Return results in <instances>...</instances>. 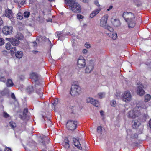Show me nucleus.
Returning <instances> with one entry per match:
<instances>
[{
	"instance_id": "obj_1",
	"label": "nucleus",
	"mask_w": 151,
	"mask_h": 151,
	"mask_svg": "<svg viewBox=\"0 0 151 151\" xmlns=\"http://www.w3.org/2000/svg\"><path fill=\"white\" fill-rule=\"evenodd\" d=\"M122 16L125 21L127 22L129 28H133L135 27L136 23L134 21L135 17L134 14L131 12H124Z\"/></svg>"
},
{
	"instance_id": "obj_2",
	"label": "nucleus",
	"mask_w": 151,
	"mask_h": 151,
	"mask_svg": "<svg viewBox=\"0 0 151 151\" xmlns=\"http://www.w3.org/2000/svg\"><path fill=\"white\" fill-rule=\"evenodd\" d=\"M67 4L70 10L73 13L78 14L81 12V7L80 5L77 2L76 0H71L68 2Z\"/></svg>"
},
{
	"instance_id": "obj_3",
	"label": "nucleus",
	"mask_w": 151,
	"mask_h": 151,
	"mask_svg": "<svg viewBox=\"0 0 151 151\" xmlns=\"http://www.w3.org/2000/svg\"><path fill=\"white\" fill-rule=\"evenodd\" d=\"M80 87L77 85H73L70 89V93L73 96H76L78 95V92L80 91Z\"/></svg>"
},
{
	"instance_id": "obj_4",
	"label": "nucleus",
	"mask_w": 151,
	"mask_h": 151,
	"mask_svg": "<svg viewBox=\"0 0 151 151\" xmlns=\"http://www.w3.org/2000/svg\"><path fill=\"white\" fill-rule=\"evenodd\" d=\"M141 115V112L139 110H133L130 111L128 113L127 116L129 118L135 119Z\"/></svg>"
},
{
	"instance_id": "obj_5",
	"label": "nucleus",
	"mask_w": 151,
	"mask_h": 151,
	"mask_svg": "<svg viewBox=\"0 0 151 151\" xmlns=\"http://www.w3.org/2000/svg\"><path fill=\"white\" fill-rule=\"evenodd\" d=\"M3 33L5 35H11L13 31V28L11 26H5L2 29Z\"/></svg>"
},
{
	"instance_id": "obj_6",
	"label": "nucleus",
	"mask_w": 151,
	"mask_h": 151,
	"mask_svg": "<svg viewBox=\"0 0 151 151\" xmlns=\"http://www.w3.org/2000/svg\"><path fill=\"white\" fill-rule=\"evenodd\" d=\"M86 60L83 56H80L78 60L77 64L80 68H83L85 67L86 65Z\"/></svg>"
},
{
	"instance_id": "obj_7",
	"label": "nucleus",
	"mask_w": 151,
	"mask_h": 151,
	"mask_svg": "<svg viewBox=\"0 0 151 151\" xmlns=\"http://www.w3.org/2000/svg\"><path fill=\"white\" fill-rule=\"evenodd\" d=\"M122 97L123 100L126 102H128L131 99V96L129 91L125 92L122 95Z\"/></svg>"
},
{
	"instance_id": "obj_8",
	"label": "nucleus",
	"mask_w": 151,
	"mask_h": 151,
	"mask_svg": "<svg viewBox=\"0 0 151 151\" xmlns=\"http://www.w3.org/2000/svg\"><path fill=\"white\" fill-rule=\"evenodd\" d=\"M108 19V15L106 14L102 17L100 19V24L101 26L104 27H106Z\"/></svg>"
},
{
	"instance_id": "obj_9",
	"label": "nucleus",
	"mask_w": 151,
	"mask_h": 151,
	"mask_svg": "<svg viewBox=\"0 0 151 151\" xmlns=\"http://www.w3.org/2000/svg\"><path fill=\"white\" fill-rule=\"evenodd\" d=\"M86 102L87 103H91L96 107H98L99 105V102L97 100L91 98H87L86 99Z\"/></svg>"
},
{
	"instance_id": "obj_10",
	"label": "nucleus",
	"mask_w": 151,
	"mask_h": 151,
	"mask_svg": "<svg viewBox=\"0 0 151 151\" xmlns=\"http://www.w3.org/2000/svg\"><path fill=\"white\" fill-rule=\"evenodd\" d=\"M6 40L11 43L14 46H17L20 44V41L14 38H6Z\"/></svg>"
},
{
	"instance_id": "obj_11",
	"label": "nucleus",
	"mask_w": 151,
	"mask_h": 151,
	"mask_svg": "<svg viewBox=\"0 0 151 151\" xmlns=\"http://www.w3.org/2000/svg\"><path fill=\"white\" fill-rule=\"evenodd\" d=\"M31 78L32 79L34 80V81L36 82L35 84V86H36L37 85H39L40 84L39 82H37L39 80V77L38 75L35 73H33L31 74Z\"/></svg>"
},
{
	"instance_id": "obj_12",
	"label": "nucleus",
	"mask_w": 151,
	"mask_h": 151,
	"mask_svg": "<svg viewBox=\"0 0 151 151\" xmlns=\"http://www.w3.org/2000/svg\"><path fill=\"white\" fill-rule=\"evenodd\" d=\"M56 37L58 38V40H64L65 36L62 31H57L55 33Z\"/></svg>"
},
{
	"instance_id": "obj_13",
	"label": "nucleus",
	"mask_w": 151,
	"mask_h": 151,
	"mask_svg": "<svg viewBox=\"0 0 151 151\" xmlns=\"http://www.w3.org/2000/svg\"><path fill=\"white\" fill-rule=\"evenodd\" d=\"M65 125L68 129L73 131L76 128L77 125L75 123H66Z\"/></svg>"
},
{
	"instance_id": "obj_14",
	"label": "nucleus",
	"mask_w": 151,
	"mask_h": 151,
	"mask_svg": "<svg viewBox=\"0 0 151 151\" xmlns=\"http://www.w3.org/2000/svg\"><path fill=\"white\" fill-rule=\"evenodd\" d=\"M5 16L10 19H12L13 17V13L11 10L7 9L5 10Z\"/></svg>"
},
{
	"instance_id": "obj_15",
	"label": "nucleus",
	"mask_w": 151,
	"mask_h": 151,
	"mask_svg": "<svg viewBox=\"0 0 151 151\" xmlns=\"http://www.w3.org/2000/svg\"><path fill=\"white\" fill-rule=\"evenodd\" d=\"M73 140L74 145L78 149L81 150L82 149V147H81L80 142L79 141V139L75 138H73Z\"/></svg>"
},
{
	"instance_id": "obj_16",
	"label": "nucleus",
	"mask_w": 151,
	"mask_h": 151,
	"mask_svg": "<svg viewBox=\"0 0 151 151\" xmlns=\"http://www.w3.org/2000/svg\"><path fill=\"white\" fill-rule=\"evenodd\" d=\"M137 94L141 96L145 94V92L142 86L137 87Z\"/></svg>"
},
{
	"instance_id": "obj_17",
	"label": "nucleus",
	"mask_w": 151,
	"mask_h": 151,
	"mask_svg": "<svg viewBox=\"0 0 151 151\" xmlns=\"http://www.w3.org/2000/svg\"><path fill=\"white\" fill-rule=\"evenodd\" d=\"M101 9L99 8L96 9L95 10L92 12L90 14V17L91 18H93L96 15L101 11Z\"/></svg>"
},
{
	"instance_id": "obj_18",
	"label": "nucleus",
	"mask_w": 151,
	"mask_h": 151,
	"mask_svg": "<svg viewBox=\"0 0 151 151\" xmlns=\"http://www.w3.org/2000/svg\"><path fill=\"white\" fill-rule=\"evenodd\" d=\"M137 106L138 108V109L140 110L141 109H147L148 106L147 104L142 103L139 105L137 104Z\"/></svg>"
},
{
	"instance_id": "obj_19",
	"label": "nucleus",
	"mask_w": 151,
	"mask_h": 151,
	"mask_svg": "<svg viewBox=\"0 0 151 151\" xmlns=\"http://www.w3.org/2000/svg\"><path fill=\"white\" fill-rule=\"evenodd\" d=\"M29 112V111L28 109L27 108H24L23 113V116H22V115H21V119H25L27 117V116Z\"/></svg>"
},
{
	"instance_id": "obj_20",
	"label": "nucleus",
	"mask_w": 151,
	"mask_h": 151,
	"mask_svg": "<svg viewBox=\"0 0 151 151\" xmlns=\"http://www.w3.org/2000/svg\"><path fill=\"white\" fill-rule=\"evenodd\" d=\"M26 93L29 95L32 93L34 91L33 87L32 86H28L26 89Z\"/></svg>"
},
{
	"instance_id": "obj_21",
	"label": "nucleus",
	"mask_w": 151,
	"mask_h": 151,
	"mask_svg": "<svg viewBox=\"0 0 151 151\" xmlns=\"http://www.w3.org/2000/svg\"><path fill=\"white\" fill-rule=\"evenodd\" d=\"M6 85L7 87H11L13 86L14 84L11 79H8L6 83Z\"/></svg>"
},
{
	"instance_id": "obj_22",
	"label": "nucleus",
	"mask_w": 151,
	"mask_h": 151,
	"mask_svg": "<svg viewBox=\"0 0 151 151\" xmlns=\"http://www.w3.org/2000/svg\"><path fill=\"white\" fill-rule=\"evenodd\" d=\"M15 55L17 58H20L23 56V53L21 51H17L15 54Z\"/></svg>"
},
{
	"instance_id": "obj_23",
	"label": "nucleus",
	"mask_w": 151,
	"mask_h": 151,
	"mask_svg": "<svg viewBox=\"0 0 151 151\" xmlns=\"http://www.w3.org/2000/svg\"><path fill=\"white\" fill-rule=\"evenodd\" d=\"M94 63H93L92 61L89 62V63L88 64L87 67L90 69V70L92 71L94 68Z\"/></svg>"
},
{
	"instance_id": "obj_24",
	"label": "nucleus",
	"mask_w": 151,
	"mask_h": 151,
	"mask_svg": "<svg viewBox=\"0 0 151 151\" xmlns=\"http://www.w3.org/2000/svg\"><path fill=\"white\" fill-rule=\"evenodd\" d=\"M16 37L19 40H21L23 38V35L20 32H18L16 36Z\"/></svg>"
},
{
	"instance_id": "obj_25",
	"label": "nucleus",
	"mask_w": 151,
	"mask_h": 151,
	"mask_svg": "<svg viewBox=\"0 0 151 151\" xmlns=\"http://www.w3.org/2000/svg\"><path fill=\"white\" fill-rule=\"evenodd\" d=\"M151 96L150 95L147 94L145 96L144 101L147 102L149 101L151 99Z\"/></svg>"
},
{
	"instance_id": "obj_26",
	"label": "nucleus",
	"mask_w": 151,
	"mask_h": 151,
	"mask_svg": "<svg viewBox=\"0 0 151 151\" xmlns=\"http://www.w3.org/2000/svg\"><path fill=\"white\" fill-rule=\"evenodd\" d=\"M17 2L18 3V6L19 8L21 7L23 5L26 3V1L25 0H23L22 1H19Z\"/></svg>"
},
{
	"instance_id": "obj_27",
	"label": "nucleus",
	"mask_w": 151,
	"mask_h": 151,
	"mask_svg": "<svg viewBox=\"0 0 151 151\" xmlns=\"http://www.w3.org/2000/svg\"><path fill=\"white\" fill-rule=\"evenodd\" d=\"M114 25L116 27H117L120 25L119 21L118 20H115L113 22Z\"/></svg>"
},
{
	"instance_id": "obj_28",
	"label": "nucleus",
	"mask_w": 151,
	"mask_h": 151,
	"mask_svg": "<svg viewBox=\"0 0 151 151\" xmlns=\"http://www.w3.org/2000/svg\"><path fill=\"white\" fill-rule=\"evenodd\" d=\"M30 15V13L28 11H25L24 12L23 15L25 18H28Z\"/></svg>"
},
{
	"instance_id": "obj_29",
	"label": "nucleus",
	"mask_w": 151,
	"mask_h": 151,
	"mask_svg": "<svg viewBox=\"0 0 151 151\" xmlns=\"http://www.w3.org/2000/svg\"><path fill=\"white\" fill-rule=\"evenodd\" d=\"M69 141L68 140H67L64 143L65 147L67 148L68 149L70 147Z\"/></svg>"
},
{
	"instance_id": "obj_30",
	"label": "nucleus",
	"mask_w": 151,
	"mask_h": 151,
	"mask_svg": "<svg viewBox=\"0 0 151 151\" xmlns=\"http://www.w3.org/2000/svg\"><path fill=\"white\" fill-rule=\"evenodd\" d=\"M36 93L39 95L40 98H42L43 96V93L42 91L40 89H38L37 91H36Z\"/></svg>"
},
{
	"instance_id": "obj_31",
	"label": "nucleus",
	"mask_w": 151,
	"mask_h": 151,
	"mask_svg": "<svg viewBox=\"0 0 151 151\" xmlns=\"http://www.w3.org/2000/svg\"><path fill=\"white\" fill-rule=\"evenodd\" d=\"M5 48L7 50H10L11 48V45L10 43L8 42L6 44Z\"/></svg>"
},
{
	"instance_id": "obj_32",
	"label": "nucleus",
	"mask_w": 151,
	"mask_h": 151,
	"mask_svg": "<svg viewBox=\"0 0 151 151\" xmlns=\"http://www.w3.org/2000/svg\"><path fill=\"white\" fill-rule=\"evenodd\" d=\"M104 28L110 32H113L114 30L110 26H106Z\"/></svg>"
},
{
	"instance_id": "obj_33",
	"label": "nucleus",
	"mask_w": 151,
	"mask_h": 151,
	"mask_svg": "<svg viewBox=\"0 0 151 151\" xmlns=\"http://www.w3.org/2000/svg\"><path fill=\"white\" fill-rule=\"evenodd\" d=\"M3 116L5 118H9L10 117V115L6 112H3Z\"/></svg>"
},
{
	"instance_id": "obj_34",
	"label": "nucleus",
	"mask_w": 151,
	"mask_h": 151,
	"mask_svg": "<svg viewBox=\"0 0 151 151\" xmlns=\"http://www.w3.org/2000/svg\"><path fill=\"white\" fill-rule=\"evenodd\" d=\"M111 104L112 106L115 107L116 105V102L114 100H112L111 102Z\"/></svg>"
},
{
	"instance_id": "obj_35",
	"label": "nucleus",
	"mask_w": 151,
	"mask_h": 151,
	"mask_svg": "<svg viewBox=\"0 0 151 151\" xmlns=\"http://www.w3.org/2000/svg\"><path fill=\"white\" fill-rule=\"evenodd\" d=\"M44 141H43L42 143H43V145H45L46 144V142H47V141H49V140L48 138L46 137H45L44 138Z\"/></svg>"
},
{
	"instance_id": "obj_36",
	"label": "nucleus",
	"mask_w": 151,
	"mask_h": 151,
	"mask_svg": "<svg viewBox=\"0 0 151 151\" xmlns=\"http://www.w3.org/2000/svg\"><path fill=\"white\" fill-rule=\"evenodd\" d=\"M4 43V40L2 38H0V46L3 45Z\"/></svg>"
},
{
	"instance_id": "obj_37",
	"label": "nucleus",
	"mask_w": 151,
	"mask_h": 151,
	"mask_svg": "<svg viewBox=\"0 0 151 151\" xmlns=\"http://www.w3.org/2000/svg\"><path fill=\"white\" fill-rule=\"evenodd\" d=\"M99 97L100 99L103 98L104 95V93H99L98 94Z\"/></svg>"
},
{
	"instance_id": "obj_38",
	"label": "nucleus",
	"mask_w": 151,
	"mask_h": 151,
	"mask_svg": "<svg viewBox=\"0 0 151 151\" xmlns=\"http://www.w3.org/2000/svg\"><path fill=\"white\" fill-rule=\"evenodd\" d=\"M0 81H1L5 83L6 81V79L4 76H2L0 78Z\"/></svg>"
},
{
	"instance_id": "obj_39",
	"label": "nucleus",
	"mask_w": 151,
	"mask_h": 151,
	"mask_svg": "<svg viewBox=\"0 0 151 151\" xmlns=\"http://www.w3.org/2000/svg\"><path fill=\"white\" fill-rule=\"evenodd\" d=\"M102 130V127L101 126H99L97 128V131L98 132H101Z\"/></svg>"
},
{
	"instance_id": "obj_40",
	"label": "nucleus",
	"mask_w": 151,
	"mask_h": 151,
	"mask_svg": "<svg viewBox=\"0 0 151 151\" xmlns=\"http://www.w3.org/2000/svg\"><path fill=\"white\" fill-rule=\"evenodd\" d=\"M9 126L12 129H14L16 126V123H9Z\"/></svg>"
},
{
	"instance_id": "obj_41",
	"label": "nucleus",
	"mask_w": 151,
	"mask_h": 151,
	"mask_svg": "<svg viewBox=\"0 0 151 151\" xmlns=\"http://www.w3.org/2000/svg\"><path fill=\"white\" fill-rule=\"evenodd\" d=\"M85 46L87 48H89L91 47V45L90 44L88 43L87 42H86L85 44Z\"/></svg>"
},
{
	"instance_id": "obj_42",
	"label": "nucleus",
	"mask_w": 151,
	"mask_h": 151,
	"mask_svg": "<svg viewBox=\"0 0 151 151\" xmlns=\"http://www.w3.org/2000/svg\"><path fill=\"white\" fill-rule=\"evenodd\" d=\"M77 17L78 19H80L83 18L84 17L81 14H78L77 15Z\"/></svg>"
},
{
	"instance_id": "obj_43",
	"label": "nucleus",
	"mask_w": 151,
	"mask_h": 151,
	"mask_svg": "<svg viewBox=\"0 0 151 151\" xmlns=\"http://www.w3.org/2000/svg\"><path fill=\"white\" fill-rule=\"evenodd\" d=\"M58 99H56L53 101V102L52 103L53 105L55 106H56V105L57 104L58 102Z\"/></svg>"
},
{
	"instance_id": "obj_44",
	"label": "nucleus",
	"mask_w": 151,
	"mask_h": 151,
	"mask_svg": "<svg viewBox=\"0 0 151 151\" xmlns=\"http://www.w3.org/2000/svg\"><path fill=\"white\" fill-rule=\"evenodd\" d=\"M70 108L72 109V112L71 113H73L74 110L76 109V107L74 105L73 106H71V105H70Z\"/></svg>"
},
{
	"instance_id": "obj_45",
	"label": "nucleus",
	"mask_w": 151,
	"mask_h": 151,
	"mask_svg": "<svg viewBox=\"0 0 151 151\" xmlns=\"http://www.w3.org/2000/svg\"><path fill=\"white\" fill-rule=\"evenodd\" d=\"M91 71V70H90V69H89L87 67H86V69L85 70V72L86 73H89Z\"/></svg>"
},
{
	"instance_id": "obj_46",
	"label": "nucleus",
	"mask_w": 151,
	"mask_h": 151,
	"mask_svg": "<svg viewBox=\"0 0 151 151\" xmlns=\"http://www.w3.org/2000/svg\"><path fill=\"white\" fill-rule=\"evenodd\" d=\"M77 121L69 120H68L67 123H77Z\"/></svg>"
},
{
	"instance_id": "obj_47",
	"label": "nucleus",
	"mask_w": 151,
	"mask_h": 151,
	"mask_svg": "<svg viewBox=\"0 0 151 151\" xmlns=\"http://www.w3.org/2000/svg\"><path fill=\"white\" fill-rule=\"evenodd\" d=\"M94 4L95 5L97 6L98 7L100 6V5L99 4V2L97 0H96L94 2Z\"/></svg>"
},
{
	"instance_id": "obj_48",
	"label": "nucleus",
	"mask_w": 151,
	"mask_h": 151,
	"mask_svg": "<svg viewBox=\"0 0 151 151\" xmlns=\"http://www.w3.org/2000/svg\"><path fill=\"white\" fill-rule=\"evenodd\" d=\"M44 120L45 121L47 120V122L48 123L52 122V121L50 119H48L47 117H45L44 118Z\"/></svg>"
},
{
	"instance_id": "obj_49",
	"label": "nucleus",
	"mask_w": 151,
	"mask_h": 151,
	"mask_svg": "<svg viewBox=\"0 0 151 151\" xmlns=\"http://www.w3.org/2000/svg\"><path fill=\"white\" fill-rule=\"evenodd\" d=\"M117 37V34L115 33L114 34H113L112 38L114 40H115L116 39Z\"/></svg>"
},
{
	"instance_id": "obj_50",
	"label": "nucleus",
	"mask_w": 151,
	"mask_h": 151,
	"mask_svg": "<svg viewBox=\"0 0 151 151\" xmlns=\"http://www.w3.org/2000/svg\"><path fill=\"white\" fill-rule=\"evenodd\" d=\"M11 98L14 99V100H16V97L14 95V93H12L11 95Z\"/></svg>"
},
{
	"instance_id": "obj_51",
	"label": "nucleus",
	"mask_w": 151,
	"mask_h": 151,
	"mask_svg": "<svg viewBox=\"0 0 151 151\" xmlns=\"http://www.w3.org/2000/svg\"><path fill=\"white\" fill-rule=\"evenodd\" d=\"M10 52L11 55L12 56H13L14 55H15V54L16 53V52H15V51H14L13 50H10Z\"/></svg>"
},
{
	"instance_id": "obj_52",
	"label": "nucleus",
	"mask_w": 151,
	"mask_h": 151,
	"mask_svg": "<svg viewBox=\"0 0 151 151\" xmlns=\"http://www.w3.org/2000/svg\"><path fill=\"white\" fill-rule=\"evenodd\" d=\"M3 24V21L1 17H0V26L2 25Z\"/></svg>"
},
{
	"instance_id": "obj_53",
	"label": "nucleus",
	"mask_w": 151,
	"mask_h": 151,
	"mask_svg": "<svg viewBox=\"0 0 151 151\" xmlns=\"http://www.w3.org/2000/svg\"><path fill=\"white\" fill-rule=\"evenodd\" d=\"M137 123H134V124L132 125V127L133 128L136 129L137 128L136 126H137Z\"/></svg>"
},
{
	"instance_id": "obj_54",
	"label": "nucleus",
	"mask_w": 151,
	"mask_h": 151,
	"mask_svg": "<svg viewBox=\"0 0 151 151\" xmlns=\"http://www.w3.org/2000/svg\"><path fill=\"white\" fill-rule=\"evenodd\" d=\"M5 151H12V150L10 148L6 147L5 148Z\"/></svg>"
},
{
	"instance_id": "obj_55",
	"label": "nucleus",
	"mask_w": 151,
	"mask_h": 151,
	"mask_svg": "<svg viewBox=\"0 0 151 151\" xmlns=\"http://www.w3.org/2000/svg\"><path fill=\"white\" fill-rule=\"evenodd\" d=\"M100 114L101 116H103L104 115V112L103 110H101L100 111Z\"/></svg>"
},
{
	"instance_id": "obj_56",
	"label": "nucleus",
	"mask_w": 151,
	"mask_h": 151,
	"mask_svg": "<svg viewBox=\"0 0 151 151\" xmlns=\"http://www.w3.org/2000/svg\"><path fill=\"white\" fill-rule=\"evenodd\" d=\"M33 47H36L37 45V44L36 42L35 41H34L33 42Z\"/></svg>"
},
{
	"instance_id": "obj_57",
	"label": "nucleus",
	"mask_w": 151,
	"mask_h": 151,
	"mask_svg": "<svg viewBox=\"0 0 151 151\" xmlns=\"http://www.w3.org/2000/svg\"><path fill=\"white\" fill-rule=\"evenodd\" d=\"M11 50H13L15 52H17V49L16 47H12Z\"/></svg>"
},
{
	"instance_id": "obj_58",
	"label": "nucleus",
	"mask_w": 151,
	"mask_h": 151,
	"mask_svg": "<svg viewBox=\"0 0 151 151\" xmlns=\"http://www.w3.org/2000/svg\"><path fill=\"white\" fill-rule=\"evenodd\" d=\"M18 18L20 19V20H21L22 19H23V17L21 15H18Z\"/></svg>"
},
{
	"instance_id": "obj_59",
	"label": "nucleus",
	"mask_w": 151,
	"mask_h": 151,
	"mask_svg": "<svg viewBox=\"0 0 151 151\" xmlns=\"http://www.w3.org/2000/svg\"><path fill=\"white\" fill-rule=\"evenodd\" d=\"M0 94H1V95H2V96H3L4 95H5V92H4V91H1V92H0Z\"/></svg>"
},
{
	"instance_id": "obj_60",
	"label": "nucleus",
	"mask_w": 151,
	"mask_h": 151,
	"mask_svg": "<svg viewBox=\"0 0 151 151\" xmlns=\"http://www.w3.org/2000/svg\"><path fill=\"white\" fill-rule=\"evenodd\" d=\"M87 51V50L86 49H84L83 50V53H86Z\"/></svg>"
},
{
	"instance_id": "obj_61",
	"label": "nucleus",
	"mask_w": 151,
	"mask_h": 151,
	"mask_svg": "<svg viewBox=\"0 0 151 151\" xmlns=\"http://www.w3.org/2000/svg\"><path fill=\"white\" fill-rule=\"evenodd\" d=\"M89 0H81L84 3H88Z\"/></svg>"
},
{
	"instance_id": "obj_62",
	"label": "nucleus",
	"mask_w": 151,
	"mask_h": 151,
	"mask_svg": "<svg viewBox=\"0 0 151 151\" xmlns=\"http://www.w3.org/2000/svg\"><path fill=\"white\" fill-rule=\"evenodd\" d=\"M64 0L65 1V4H67L69 3V2H68L69 1H70L71 0Z\"/></svg>"
},
{
	"instance_id": "obj_63",
	"label": "nucleus",
	"mask_w": 151,
	"mask_h": 151,
	"mask_svg": "<svg viewBox=\"0 0 151 151\" xmlns=\"http://www.w3.org/2000/svg\"><path fill=\"white\" fill-rule=\"evenodd\" d=\"M113 6H110L109 9H107V11H109L110 9H112Z\"/></svg>"
},
{
	"instance_id": "obj_64",
	"label": "nucleus",
	"mask_w": 151,
	"mask_h": 151,
	"mask_svg": "<svg viewBox=\"0 0 151 151\" xmlns=\"http://www.w3.org/2000/svg\"><path fill=\"white\" fill-rule=\"evenodd\" d=\"M149 125L150 128L151 129V123H148V126Z\"/></svg>"
}]
</instances>
